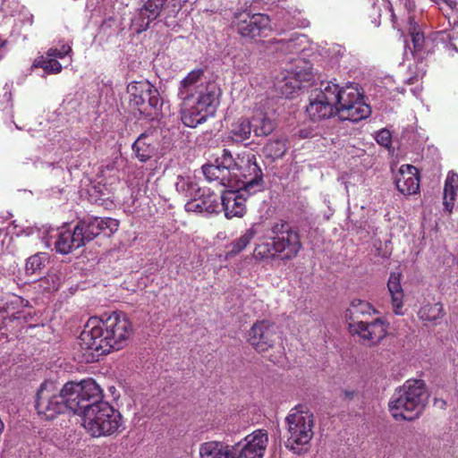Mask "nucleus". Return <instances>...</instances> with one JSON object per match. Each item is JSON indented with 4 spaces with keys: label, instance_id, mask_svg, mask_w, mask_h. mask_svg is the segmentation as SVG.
<instances>
[{
    "label": "nucleus",
    "instance_id": "f257e3e1",
    "mask_svg": "<svg viewBox=\"0 0 458 458\" xmlns=\"http://www.w3.org/2000/svg\"><path fill=\"white\" fill-rule=\"evenodd\" d=\"M132 328L127 316L113 311L90 318L81 333L78 344L87 362L98 360L114 350L123 348Z\"/></svg>",
    "mask_w": 458,
    "mask_h": 458
},
{
    "label": "nucleus",
    "instance_id": "f03ea898",
    "mask_svg": "<svg viewBox=\"0 0 458 458\" xmlns=\"http://www.w3.org/2000/svg\"><path fill=\"white\" fill-rule=\"evenodd\" d=\"M202 172L210 182L225 188L248 191V194L259 191L263 184L262 171L255 155L250 152L234 158L229 150L224 148L213 163L202 166Z\"/></svg>",
    "mask_w": 458,
    "mask_h": 458
},
{
    "label": "nucleus",
    "instance_id": "7ed1b4c3",
    "mask_svg": "<svg viewBox=\"0 0 458 458\" xmlns=\"http://www.w3.org/2000/svg\"><path fill=\"white\" fill-rule=\"evenodd\" d=\"M266 232L259 237L253 255L256 259L266 262L276 259H292L295 258L301 249L299 233L293 230L286 223H276L271 228V234Z\"/></svg>",
    "mask_w": 458,
    "mask_h": 458
},
{
    "label": "nucleus",
    "instance_id": "20e7f679",
    "mask_svg": "<svg viewBox=\"0 0 458 458\" xmlns=\"http://www.w3.org/2000/svg\"><path fill=\"white\" fill-rule=\"evenodd\" d=\"M428 398L422 380L409 379L392 395L388 407L395 420H412L420 416Z\"/></svg>",
    "mask_w": 458,
    "mask_h": 458
},
{
    "label": "nucleus",
    "instance_id": "39448f33",
    "mask_svg": "<svg viewBox=\"0 0 458 458\" xmlns=\"http://www.w3.org/2000/svg\"><path fill=\"white\" fill-rule=\"evenodd\" d=\"M86 407L81 416L82 426L92 437L110 436L123 427L121 413L108 402L103 400L102 391L98 400H95L89 407Z\"/></svg>",
    "mask_w": 458,
    "mask_h": 458
},
{
    "label": "nucleus",
    "instance_id": "423d86ee",
    "mask_svg": "<svg viewBox=\"0 0 458 458\" xmlns=\"http://www.w3.org/2000/svg\"><path fill=\"white\" fill-rule=\"evenodd\" d=\"M371 313H376V310L370 303L355 299L346 310L345 317L352 335H357L369 345H374L386 336L387 326L381 318H376L371 322L358 320L360 315Z\"/></svg>",
    "mask_w": 458,
    "mask_h": 458
},
{
    "label": "nucleus",
    "instance_id": "0eeeda50",
    "mask_svg": "<svg viewBox=\"0 0 458 458\" xmlns=\"http://www.w3.org/2000/svg\"><path fill=\"white\" fill-rule=\"evenodd\" d=\"M312 80L310 62L303 57L292 58L284 70L276 75L274 87L278 94L289 98L301 89L302 83Z\"/></svg>",
    "mask_w": 458,
    "mask_h": 458
},
{
    "label": "nucleus",
    "instance_id": "6e6552de",
    "mask_svg": "<svg viewBox=\"0 0 458 458\" xmlns=\"http://www.w3.org/2000/svg\"><path fill=\"white\" fill-rule=\"evenodd\" d=\"M285 420L288 429L285 446L299 454L313 437V413L305 405L299 404L290 411Z\"/></svg>",
    "mask_w": 458,
    "mask_h": 458
},
{
    "label": "nucleus",
    "instance_id": "1a4fd4ad",
    "mask_svg": "<svg viewBox=\"0 0 458 458\" xmlns=\"http://www.w3.org/2000/svg\"><path fill=\"white\" fill-rule=\"evenodd\" d=\"M336 114L340 120L360 122L371 114L370 106L364 102L358 84L351 82L338 87Z\"/></svg>",
    "mask_w": 458,
    "mask_h": 458
},
{
    "label": "nucleus",
    "instance_id": "9d476101",
    "mask_svg": "<svg viewBox=\"0 0 458 458\" xmlns=\"http://www.w3.org/2000/svg\"><path fill=\"white\" fill-rule=\"evenodd\" d=\"M67 411L78 413L82 416L86 406L98 400L102 391L100 386L92 378L81 382L69 381L61 388Z\"/></svg>",
    "mask_w": 458,
    "mask_h": 458
},
{
    "label": "nucleus",
    "instance_id": "9b49d317",
    "mask_svg": "<svg viewBox=\"0 0 458 458\" xmlns=\"http://www.w3.org/2000/svg\"><path fill=\"white\" fill-rule=\"evenodd\" d=\"M37 233L38 237L45 243L47 248L55 250L56 252L66 255L73 250L79 249L83 246V242L79 238L75 231H71L66 228V225L62 227H53L51 225H42L41 227H35L28 229L27 235Z\"/></svg>",
    "mask_w": 458,
    "mask_h": 458
},
{
    "label": "nucleus",
    "instance_id": "f8f14e48",
    "mask_svg": "<svg viewBox=\"0 0 458 458\" xmlns=\"http://www.w3.org/2000/svg\"><path fill=\"white\" fill-rule=\"evenodd\" d=\"M217 104L216 88L210 89L182 106V122L187 127L195 128L215 114Z\"/></svg>",
    "mask_w": 458,
    "mask_h": 458
},
{
    "label": "nucleus",
    "instance_id": "ddd939ff",
    "mask_svg": "<svg viewBox=\"0 0 458 458\" xmlns=\"http://www.w3.org/2000/svg\"><path fill=\"white\" fill-rule=\"evenodd\" d=\"M130 105L140 114L152 118L158 114L163 101L157 88L148 81H132L127 86Z\"/></svg>",
    "mask_w": 458,
    "mask_h": 458
},
{
    "label": "nucleus",
    "instance_id": "4468645a",
    "mask_svg": "<svg viewBox=\"0 0 458 458\" xmlns=\"http://www.w3.org/2000/svg\"><path fill=\"white\" fill-rule=\"evenodd\" d=\"M339 85L333 81L321 82L319 89L313 91L306 112L313 121L327 119L336 114Z\"/></svg>",
    "mask_w": 458,
    "mask_h": 458
},
{
    "label": "nucleus",
    "instance_id": "2eb2a0df",
    "mask_svg": "<svg viewBox=\"0 0 458 458\" xmlns=\"http://www.w3.org/2000/svg\"><path fill=\"white\" fill-rule=\"evenodd\" d=\"M35 408L45 420H53L67 411L61 388L54 381L46 380L37 392Z\"/></svg>",
    "mask_w": 458,
    "mask_h": 458
},
{
    "label": "nucleus",
    "instance_id": "dca6fc26",
    "mask_svg": "<svg viewBox=\"0 0 458 458\" xmlns=\"http://www.w3.org/2000/svg\"><path fill=\"white\" fill-rule=\"evenodd\" d=\"M232 25L242 37L252 39L267 35L270 30V19L264 13H252L246 6L234 13Z\"/></svg>",
    "mask_w": 458,
    "mask_h": 458
},
{
    "label": "nucleus",
    "instance_id": "f3484780",
    "mask_svg": "<svg viewBox=\"0 0 458 458\" xmlns=\"http://www.w3.org/2000/svg\"><path fill=\"white\" fill-rule=\"evenodd\" d=\"M0 18L4 24L12 26L11 35L20 37L26 35L23 31L30 28L33 24V14L29 9L21 4L17 0H3L0 7Z\"/></svg>",
    "mask_w": 458,
    "mask_h": 458
},
{
    "label": "nucleus",
    "instance_id": "a211bd4d",
    "mask_svg": "<svg viewBox=\"0 0 458 458\" xmlns=\"http://www.w3.org/2000/svg\"><path fill=\"white\" fill-rule=\"evenodd\" d=\"M31 318L30 312L25 308L24 300L13 296L4 307L0 308V335L7 332L16 334Z\"/></svg>",
    "mask_w": 458,
    "mask_h": 458
},
{
    "label": "nucleus",
    "instance_id": "6ab92c4d",
    "mask_svg": "<svg viewBox=\"0 0 458 458\" xmlns=\"http://www.w3.org/2000/svg\"><path fill=\"white\" fill-rule=\"evenodd\" d=\"M141 7L139 8L131 19L132 26L137 32L146 30L149 24L155 21L164 11L168 15L171 10V0H140Z\"/></svg>",
    "mask_w": 458,
    "mask_h": 458
},
{
    "label": "nucleus",
    "instance_id": "aec40b11",
    "mask_svg": "<svg viewBox=\"0 0 458 458\" xmlns=\"http://www.w3.org/2000/svg\"><path fill=\"white\" fill-rule=\"evenodd\" d=\"M268 443L267 432L257 429L233 445V458H263Z\"/></svg>",
    "mask_w": 458,
    "mask_h": 458
},
{
    "label": "nucleus",
    "instance_id": "412c9836",
    "mask_svg": "<svg viewBox=\"0 0 458 458\" xmlns=\"http://www.w3.org/2000/svg\"><path fill=\"white\" fill-rule=\"evenodd\" d=\"M118 226V221L111 217L87 216L79 221L74 228L84 245L106 230L109 233L117 231Z\"/></svg>",
    "mask_w": 458,
    "mask_h": 458
},
{
    "label": "nucleus",
    "instance_id": "4be33fe9",
    "mask_svg": "<svg viewBox=\"0 0 458 458\" xmlns=\"http://www.w3.org/2000/svg\"><path fill=\"white\" fill-rule=\"evenodd\" d=\"M277 338V327L267 320L255 323L248 333V342L259 352L271 348Z\"/></svg>",
    "mask_w": 458,
    "mask_h": 458
},
{
    "label": "nucleus",
    "instance_id": "5701e85b",
    "mask_svg": "<svg viewBox=\"0 0 458 458\" xmlns=\"http://www.w3.org/2000/svg\"><path fill=\"white\" fill-rule=\"evenodd\" d=\"M203 75L202 69L193 70L180 81L178 97L182 100V106L194 99L198 95L216 88L214 84H206Z\"/></svg>",
    "mask_w": 458,
    "mask_h": 458
},
{
    "label": "nucleus",
    "instance_id": "b1692460",
    "mask_svg": "<svg viewBox=\"0 0 458 458\" xmlns=\"http://www.w3.org/2000/svg\"><path fill=\"white\" fill-rule=\"evenodd\" d=\"M307 44L305 35L293 32L288 38L269 40L267 48L279 55H298L306 49Z\"/></svg>",
    "mask_w": 458,
    "mask_h": 458
},
{
    "label": "nucleus",
    "instance_id": "393cba45",
    "mask_svg": "<svg viewBox=\"0 0 458 458\" xmlns=\"http://www.w3.org/2000/svg\"><path fill=\"white\" fill-rule=\"evenodd\" d=\"M225 191L221 196V207L227 218L242 217L246 212L245 202L248 191L242 189H232Z\"/></svg>",
    "mask_w": 458,
    "mask_h": 458
},
{
    "label": "nucleus",
    "instance_id": "a878e982",
    "mask_svg": "<svg viewBox=\"0 0 458 458\" xmlns=\"http://www.w3.org/2000/svg\"><path fill=\"white\" fill-rule=\"evenodd\" d=\"M221 197L210 192L209 190L203 189L202 193L195 197L193 200L186 203L187 211L206 213L208 215L216 214L221 209Z\"/></svg>",
    "mask_w": 458,
    "mask_h": 458
},
{
    "label": "nucleus",
    "instance_id": "bb28decb",
    "mask_svg": "<svg viewBox=\"0 0 458 458\" xmlns=\"http://www.w3.org/2000/svg\"><path fill=\"white\" fill-rule=\"evenodd\" d=\"M158 135L155 130L142 132L132 144V151L140 162H147L157 148Z\"/></svg>",
    "mask_w": 458,
    "mask_h": 458
},
{
    "label": "nucleus",
    "instance_id": "cd10ccee",
    "mask_svg": "<svg viewBox=\"0 0 458 458\" xmlns=\"http://www.w3.org/2000/svg\"><path fill=\"white\" fill-rule=\"evenodd\" d=\"M395 185L403 195L416 194L420 190L417 168L411 165H403L395 175Z\"/></svg>",
    "mask_w": 458,
    "mask_h": 458
},
{
    "label": "nucleus",
    "instance_id": "c85d7f7f",
    "mask_svg": "<svg viewBox=\"0 0 458 458\" xmlns=\"http://www.w3.org/2000/svg\"><path fill=\"white\" fill-rule=\"evenodd\" d=\"M266 232V225L261 223L253 224L249 229H247L239 238L234 240L228 245V250L226 251L225 258L231 259L240 252H242L251 242L253 238L263 236Z\"/></svg>",
    "mask_w": 458,
    "mask_h": 458
},
{
    "label": "nucleus",
    "instance_id": "c756f323",
    "mask_svg": "<svg viewBox=\"0 0 458 458\" xmlns=\"http://www.w3.org/2000/svg\"><path fill=\"white\" fill-rule=\"evenodd\" d=\"M408 31L411 37L412 48L405 40L404 56L406 58H408L409 55L411 56H414L416 54H419L422 50L425 42L424 34L420 31L419 25L415 22L411 16L408 17Z\"/></svg>",
    "mask_w": 458,
    "mask_h": 458
},
{
    "label": "nucleus",
    "instance_id": "7c9ffc66",
    "mask_svg": "<svg viewBox=\"0 0 458 458\" xmlns=\"http://www.w3.org/2000/svg\"><path fill=\"white\" fill-rule=\"evenodd\" d=\"M113 189L101 181L92 184L89 190V199L90 202L108 208L113 206Z\"/></svg>",
    "mask_w": 458,
    "mask_h": 458
},
{
    "label": "nucleus",
    "instance_id": "2f4dec72",
    "mask_svg": "<svg viewBox=\"0 0 458 458\" xmlns=\"http://www.w3.org/2000/svg\"><path fill=\"white\" fill-rule=\"evenodd\" d=\"M402 274L400 272H392L387 282L388 292L392 298V305L395 314H402L403 305V290L401 284Z\"/></svg>",
    "mask_w": 458,
    "mask_h": 458
},
{
    "label": "nucleus",
    "instance_id": "473e14b6",
    "mask_svg": "<svg viewBox=\"0 0 458 458\" xmlns=\"http://www.w3.org/2000/svg\"><path fill=\"white\" fill-rule=\"evenodd\" d=\"M252 131L257 137L269 135L276 128V123L267 113L256 111L250 118Z\"/></svg>",
    "mask_w": 458,
    "mask_h": 458
},
{
    "label": "nucleus",
    "instance_id": "72a5a7b5",
    "mask_svg": "<svg viewBox=\"0 0 458 458\" xmlns=\"http://www.w3.org/2000/svg\"><path fill=\"white\" fill-rule=\"evenodd\" d=\"M199 455L200 458H233V451L229 445L211 441L200 445Z\"/></svg>",
    "mask_w": 458,
    "mask_h": 458
},
{
    "label": "nucleus",
    "instance_id": "f704fd0d",
    "mask_svg": "<svg viewBox=\"0 0 458 458\" xmlns=\"http://www.w3.org/2000/svg\"><path fill=\"white\" fill-rule=\"evenodd\" d=\"M174 185L179 194L191 200L201 191L195 179L190 175H178Z\"/></svg>",
    "mask_w": 458,
    "mask_h": 458
},
{
    "label": "nucleus",
    "instance_id": "c9c22d12",
    "mask_svg": "<svg viewBox=\"0 0 458 458\" xmlns=\"http://www.w3.org/2000/svg\"><path fill=\"white\" fill-rule=\"evenodd\" d=\"M458 190V174L454 172H449L445 182L443 204L445 210L448 213L452 212L454 207V200Z\"/></svg>",
    "mask_w": 458,
    "mask_h": 458
},
{
    "label": "nucleus",
    "instance_id": "e433bc0d",
    "mask_svg": "<svg viewBox=\"0 0 458 458\" xmlns=\"http://www.w3.org/2000/svg\"><path fill=\"white\" fill-rule=\"evenodd\" d=\"M251 132V122L247 118H239L231 125L230 136L233 141L242 142L249 140Z\"/></svg>",
    "mask_w": 458,
    "mask_h": 458
},
{
    "label": "nucleus",
    "instance_id": "4c0bfd02",
    "mask_svg": "<svg viewBox=\"0 0 458 458\" xmlns=\"http://www.w3.org/2000/svg\"><path fill=\"white\" fill-rule=\"evenodd\" d=\"M32 67L42 68L46 74H57L63 70L62 64L56 59L48 57L47 55L36 58Z\"/></svg>",
    "mask_w": 458,
    "mask_h": 458
},
{
    "label": "nucleus",
    "instance_id": "58836bf2",
    "mask_svg": "<svg viewBox=\"0 0 458 458\" xmlns=\"http://www.w3.org/2000/svg\"><path fill=\"white\" fill-rule=\"evenodd\" d=\"M419 317L422 320L436 321L443 317V307L439 302L426 304L419 310Z\"/></svg>",
    "mask_w": 458,
    "mask_h": 458
},
{
    "label": "nucleus",
    "instance_id": "ea45409f",
    "mask_svg": "<svg viewBox=\"0 0 458 458\" xmlns=\"http://www.w3.org/2000/svg\"><path fill=\"white\" fill-rule=\"evenodd\" d=\"M264 151L268 157L277 159L284 155L286 146L284 141L282 140H271L264 147Z\"/></svg>",
    "mask_w": 458,
    "mask_h": 458
},
{
    "label": "nucleus",
    "instance_id": "a19ab883",
    "mask_svg": "<svg viewBox=\"0 0 458 458\" xmlns=\"http://www.w3.org/2000/svg\"><path fill=\"white\" fill-rule=\"evenodd\" d=\"M72 52V47L69 43L60 41L57 45L52 46L47 52L46 55L48 57L54 59H63L67 55H70Z\"/></svg>",
    "mask_w": 458,
    "mask_h": 458
},
{
    "label": "nucleus",
    "instance_id": "79ce46f5",
    "mask_svg": "<svg viewBox=\"0 0 458 458\" xmlns=\"http://www.w3.org/2000/svg\"><path fill=\"white\" fill-rule=\"evenodd\" d=\"M45 262V257L43 254H35L30 257L26 262V273L28 275H33L37 271L40 270Z\"/></svg>",
    "mask_w": 458,
    "mask_h": 458
},
{
    "label": "nucleus",
    "instance_id": "37998d69",
    "mask_svg": "<svg viewBox=\"0 0 458 458\" xmlns=\"http://www.w3.org/2000/svg\"><path fill=\"white\" fill-rule=\"evenodd\" d=\"M377 142L385 148H388L391 145L392 142V136L388 130L382 129L378 131L375 137Z\"/></svg>",
    "mask_w": 458,
    "mask_h": 458
},
{
    "label": "nucleus",
    "instance_id": "c03bdc74",
    "mask_svg": "<svg viewBox=\"0 0 458 458\" xmlns=\"http://www.w3.org/2000/svg\"><path fill=\"white\" fill-rule=\"evenodd\" d=\"M331 61L335 64L345 55V48L341 45H334L327 50Z\"/></svg>",
    "mask_w": 458,
    "mask_h": 458
},
{
    "label": "nucleus",
    "instance_id": "a18cd8bd",
    "mask_svg": "<svg viewBox=\"0 0 458 458\" xmlns=\"http://www.w3.org/2000/svg\"><path fill=\"white\" fill-rule=\"evenodd\" d=\"M188 0H171V10H169V16H175L181 10L182 4Z\"/></svg>",
    "mask_w": 458,
    "mask_h": 458
},
{
    "label": "nucleus",
    "instance_id": "49530a36",
    "mask_svg": "<svg viewBox=\"0 0 458 458\" xmlns=\"http://www.w3.org/2000/svg\"><path fill=\"white\" fill-rule=\"evenodd\" d=\"M403 2V5L405 7V9L411 13L412 12L415 7H416V4H415V1L414 0H402Z\"/></svg>",
    "mask_w": 458,
    "mask_h": 458
},
{
    "label": "nucleus",
    "instance_id": "de8ad7c7",
    "mask_svg": "<svg viewBox=\"0 0 458 458\" xmlns=\"http://www.w3.org/2000/svg\"><path fill=\"white\" fill-rule=\"evenodd\" d=\"M424 75V72H418L415 76H411L407 78V83L413 84L415 81H417L420 78H422Z\"/></svg>",
    "mask_w": 458,
    "mask_h": 458
},
{
    "label": "nucleus",
    "instance_id": "09e8293b",
    "mask_svg": "<svg viewBox=\"0 0 458 458\" xmlns=\"http://www.w3.org/2000/svg\"><path fill=\"white\" fill-rule=\"evenodd\" d=\"M346 397H352L353 395V392H345Z\"/></svg>",
    "mask_w": 458,
    "mask_h": 458
}]
</instances>
